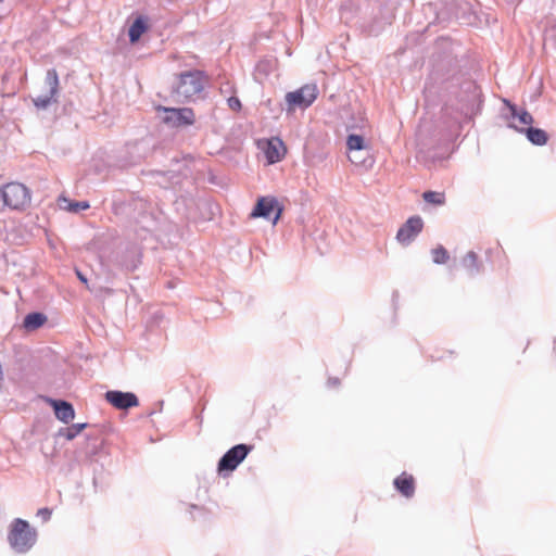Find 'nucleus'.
Segmentation results:
<instances>
[{"mask_svg": "<svg viewBox=\"0 0 556 556\" xmlns=\"http://www.w3.org/2000/svg\"><path fill=\"white\" fill-rule=\"evenodd\" d=\"M462 265L471 277L478 275L481 271V265L478 262V255L473 251H469L464 256Z\"/></svg>", "mask_w": 556, "mask_h": 556, "instance_id": "obj_16", "label": "nucleus"}, {"mask_svg": "<svg viewBox=\"0 0 556 556\" xmlns=\"http://www.w3.org/2000/svg\"><path fill=\"white\" fill-rule=\"evenodd\" d=\"M159 112H163V122L170 127H185L194 123V113L189 108H165L159 106Z\"/></svg>", "mask_w": 556, "mask_h": 556, "instance_id": "obj_6", "label": "nucleus"}, {"mask_svg": "<svg viewBox=\"0 0 556 556\" xmlns=\"http://www.w3.org/2000/svg\"><path fill=\"white\" fill-rule=\"evenodd\" d=\"M59 206L71 213H78L90 207L87 201H71L65 197L59 198Z\"/></svg>", "mask_w": 556, "mask_h": 556, "instance_id": "obj_20", "label": "nucleus"}, {"mask_svg": "<svg viewBox=\"0 0 556 556\" xmlns=\"http://www.w3.org/2000/svg\"><path fill=\"white\" fill-rule=\"evenodd\" d=\"M346 147H348V150L349 152L353 153V152H366V154L368 153V150L366 148V144H365V140L363 138V136L361 135H349L348 139H346Z\"/></svg>", "mask_w": 556, "mask_h": 556, "instance_id": "obj_22", "label": "nucleus"}, {"mask_svg": "<svg viewBox=\"0 0 556 556\" xmlns=\"http://www.w3.org/2000/svg\"><path fill=\"white\" fill-rule=\"evenodd\" d=\"M432 261L434 264L442 265L450 258L447 250L443 245H439L431 251Z\"/></svg>", "mask_w": 556, "mask_h": 556, "instance_id": "obj_24", "label": "nucleus"}, {"mask_svg": "<svg viewBox=\"0 0 556 556\" xmlns=\"http://www.w3.org/2000/svg\"><path fill=\"white\" fill-rule=\"evenodd\" d=\"M318 88L316 85H304L301 88L286 94L287 112L296 109L305 110L317 99Z\"/></svg>", "mask_w": 556, "mask_h": 556, "instance_id": "obj_4", "label": "nucleus"}, {"mask_svg": "<svg viewBox=\"0 0 556 556\" xmlns=\"http://www.w3.org/2000/svg\"><path fill=\"white\" fill-rule=\"evenodd\" d=\"M147 28H148V25H147L144 17H142V16L137 17L128 30L130 42L131 43L137 42L140 39L141 35L147 30Z\"/></svg>", "mask_w": 556, "mask_h": 556, "instance_id": "obj_18", "label": "nucleus"}, {"mask_svg": "<svg viewBox=\"0 0 556 556\" xmlns=\"http://www.w3.org/2000/svg\"><path fill=\"white\" fill-rule=\"evenodd\" d=\"M394 486L405 497H412L415 492L414 479L412 476L402 473L394 480Z\"/></svg>", "mask_w": 556, "mask_h": 556, "instance_id": "obj_15", "label": "nucleus"}, {"mask_svg": "<svg viewBox=\"0 0 556 556\" xmlns=\"http://www.w3.org/2000/svg\"><path fill=\"white\" fill-rule=\"evenodd\" d=\"M526 132L528 140L535 146H544L547 142V134L540 128L529 127L527 129H519Z\"/></svg>", "mask_w": 556, "mask_h": 556, "instance_id": "obj_19", "label": "nucleus"}, {"mask_svg": "<svg viewBox=\"0 0 556 556\" xmlns=\"http://www.w3.org/2000/svg\"><path fill=\"white\" fill-rule=\"evenodd\" d=\"M281 207L279 206L278 201L275 198H261L255 207L253 208L251 216L252 217H263L268 220H273L275 225L281 215Z\"/></svg>", "mask_w": 556, "mask_h": 556, "instance_id": "obj_9", "label": "nucleus"}, {"mask_svg": "<svg viewBox=\"0 0 556 556\" xmlns=\"http://www.w3.org/2000/svg\"><path fill=\"white\" fill-rule=\"evenodd\" d=\"M76 275H77V278L83 282V283H86L88 282L87 280V277L79 270H76Z\"/></svg>", "mask_w": 556, "mask_h": 556, "instance_id": "obj_29", "label": "nucleus"}, {"mask_svg": "<svg viewBox=\"0 0 556 556\" xmlns=\"http://www.w3.org/2000/svg\"><path fill=\"white\" fill-rule=\"evenodd\" d=\"M285 152L286 148L280 139L273 138L267 141L265 155L269 164L279 162L283 157Z\"/></svg>", "mask_w": 556, "mask_h": 556, "instance_id": "obj_14", "label": "nucleus"}, {"mask_svg": "<svg viewBox=\"0 0 556 556\" xmlns=\"http://www.w3.org/2000/svg\"><path fill=\"white\" fill-rule=\"evenodd\" d=\"M251 450L252 446L243 443L232 446L219 459L218 471H233L244 460Z\"/></svg>", "mask_w": 556, "mask_h": 556, "instance_id": "obj_8", "label": "nucleus"}, {"mask_svg": "<svg viewBox=\"0 0 556 556\" xmlns=\"http://www.w3.org/2000/svg\"><path fill=\"white\" fill-rule=\"evenodd\" d=\"M47 320V317L42 313H29L25 316L23 326L27 330H35L41 327Z\"/></svg>", "mask_w": 556, "mask_h": 556, "instance_id": "obj_21", "label": "nucleus"}, {"mask_svg": "<svg viewBox=\"0 0 556 556\" xmlns=\"http://www.w3.org/2000/svg\"><path fill=\"white\" fill-rule=\"evenodd\" d=\"M86 427V422L73 424L70 427L62 429L60 434L63 435L66 440L71 441L74 440Z\"/></svg>", "mask_w": 556, "mask_h": 556, "instance_id": "obj_23", "label": "nucleus"}, {"mask_svg": "<svg viewBox=\"0 0 556 556\" xmlns=\"http://www.w3.org/2000/svg\"><path fill=\"white\" fill-rule=\"evenodd\" d=\"M504 102L509 108L510 117L514 121H518L522 125H531L533 123V117L529 112L525 110H519L515 104L510 103L507 100H504Z\"/></svg>", "mask_w": 556, "mask_h": 556, "instance_id": "obj_17", "label": "nucleus"}, {"mask_svg": "<svg viewBox=\"0 0 556 556\" xmlns=\"http://www.w3.org/2000/svg\"><path fill=\"white\" fill-rule=\"evenodd\" d=\"M50 405L54 409L55 417L64 422L68 424L72 421L75 417V410L73 405L70 402L63 401V400H53L49 399Z\"/></svg>", "mask_w": 556, "mask_h": 556, "instance_id": "obj_13", "label": "nucleus"}, {"mask_svg": "<svg viewBox=\"0 0 556 556\" xmlns=\"http://www.w3.org/2000/svg\"><path fill=\"white\" fill-rule=\"evenodd\" d=\"M203 72L194 70L181 73L174 93L179 101H193L200 97L205 87Z\"/></svg>", "mask_w": 556, "mask_h": 556, "instance_id": "obj_2", "label": "nucleus"}, {"mask_svg": "<svg viewBox=\"0 0 556 556\" xmlns=\"http://www.w3.org/2000/svg\"><path fill=\"white\" fill-rule=\"evenodd\" d=\"M115 263L126 271H134L141 263V253L137 247H131L116 256Z\"/></svg>", "mask_w": 556, "mask_h": 556, "instance_id": "obj_12", "label": "nucleus"}, {"mask_svg": "<svg viewBox=\"0 0 556 556\" xmlns=\"http://www.w3.org/2000/svg\"><path fill=\"white\" fill-rule=\"evenodd\" d=\"M366 152H349V160L354 163V164H363L364 163V159H363V154H365Z\"/></svg>", "mask_w": 556, "mask_h": 556, "instance_id": "obj_26", "label": "nucleus"}, {"mask_svg": "<svg viewBox=\"0 0 556 556\" xmlns=\"http://www.w3.org/2000/svg\"><path fill=\"white\" fill-rule=\"evenodd\" d=\"M45 84L48 87V92L33 99L34 105L38 110H46L52 103L58 102L59 76L54 68L47 71Z\"/></svg>", "mask_w": 556, "mask_h": 556, "instance_id": "obj_7", "label": "nucleus"}, {"mask_svg": "<svg viewBox=\"0 0 556 556\" xmlns=\"http://www.w3.org/2000/svg\"><path fill=\"white\" fill-rule=\"evenodd\" d=\"M424 227V222L419 216L409 217L397 230L396 240L402 245L410 244L415 238L420 233Z\"/></svg>", "mask_w": 556, "mask_h": 556, "instance_id": "obj_10", "label": "nucleus"}, {"mask_svg": "<svg viewBox=\"0 0 556 556\" xmlns=\"http://www.w3.org/2000/svg\"><path fill=\"white\" fill-rule=\"evenodd\" d=\"M105 400L118 409H128L139 404L138 397L131 392L108 391Z\"/></svg>", "mask_w": 556, "mask_h": 556, "instance_id": "obj_11", "label": "nucleus"}, {"mask_svg": "<svg viewBox=\"0 0 556 556\" xmlns=\"http://www.w3.org/2000/svg\"><path fill=\"white\" fill-rule=\"evenodd\" d=\"M328 383H329V384H332V386H337V384L339 383V379H337V378H333V379H332V378H331V379H329V380H328Z\"/></svg>", "mask_w": 556, "mask_h": 556, "instance_id": "obj_30", "label": "nucleus"}, {"mask_svg": "<svg viewBox=\"0 0 556 556\" xmlns=\"http://www.w3.org/2000/svg\"><path fill=\"white\" fill-rule=\"evenodd\" d=\"M481 109V91L476 83L467 80L460 86L457 94L456 110L465 117L471 118Z\"/></svg>", "mask_w": 556, "mask_h": 556, "instance_id": "obj_3", "label": "nucleus"}, {"mask_svg": "<svg viewBox=\"0 0 556 556\" xmlns=\"http://www.w3.org/2000/svg\"><path fill=\"white\" fill-rule=\"evenodd\" d=\"M38 516H41V518L45 520V521H48L51 517V510L49 508H40L38 510Z\"/></svg>", "mask_w": 556, "mask_h": 556, "instance_id": "obj_28", "label": "nucleus"}, {"mask_svg": "<svg viewBox=\"0 0 556 556\" xmlns=\"http://www.w3.org/2000/svg\"><path fill=\"white\" fill-rule=\"evenodd\" d=\"M422 198L427 203L434 205H442L445 202L444 193L437 191H426L424 192Z\"/></svg>", "mask_w": 556, "mask_h": 556, "instance_id": "obj_25", "label": "nucleus"}, {"mask_svg": "<svg viewBox=\"0 0 556 556\" xmlns=\"http://www.w3.org/2000/svg\"><path fill=\"white\" fill-rule=\"evenodd\" d=\"M1 197L4 204L13 210H22L30 203L29 190L20 182L7 184L1 189Z\"/></svg>", "mask_w": 556, "mask_h": 556, "instance_id": "obj_5", "label": "nucleus"}, {"mask_svg": "<svg viewBox=\"0 0 556 556\" xmlns=\"http://www.w3.org/2000/svg\"><path fill=\"white\" fill-rule=\"evenodd\" d=\"M228 106L233 111H239L241 109V102L237 97H230L227 100Z\"/></svg>", "mask_w": 556, "mask_h": 556, "instance_id": "obj_27", "label": "nucleus"}, {"mask_svg": "<svg viewBox=\"0 0 556 556\" xmlns=\"http://www.w3.org/2000/svg\"><path fill=\"white\" fill-rule=\"evenodd\" d=\"M36 541L37 531L35 528L30 527L28 521L15 518L11 522L8 542L14 552L25 554L35 545Z\"/></svg>", "mask_w": 556, "mask_h": 556, "instance_id": "obj_1", "label": "nucleus"}]
</instances>
